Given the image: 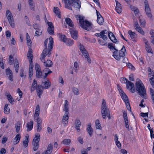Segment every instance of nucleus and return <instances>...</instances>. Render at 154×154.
<instances>
[{"label": "nucleus", "instance_id": "42", "mask_svg": "<svg viewBox=\"0 0 154 154\" xmlns=\"http://www.w3.org/2000/svg\"><path fill=\"white\" fill-rule=\"evenodd\" d=\"M42 83L44 84L45 85V87L44 88L45 89H48L49 88L51 85V83L49 82L45 81L44 82H42Z\"/></svg>", "mask_w": 154, "mask_h": 154}, {"label": "nucleus", "instance_id": "15", "mask_svg": "<svg viewBox=\"0 0 154 154\" xmlns=\"http://www.w3.org/2000/svg\"><path fill=\"white\" fill-rule=\"evenodd\" d=\"M43 88H44L41 85H38L36 88L37 94L40 98L43 93Z\"/></svg>", "mask_w": 154, "mask_h": 154}, {"label": "nucleus", "instance_id": "29", "mask_svg": "<svg viewBox=\"0 0 154 154\" xmlns=\"http://www.w3.org/2000/svg\"><path fill=\"white\" fill-rule=\"evenodd\" d=\"M65 21L66 23L70 27H73L74 26V25L73 23V22L69 18H66L65 19Z\"/></svg>", "mask_w": 154, "mask_h": 154}, {"label": "nucleus", "instance_id": "44", "mask_svg": "<svg viewBox=\"0 0 154 154\" xmlns=\"http://www.w3.org/2000/svg\"><path fill=\"white\" fill-rule=\"evenodd\" d=\"M108 48L111 50H113L116 51V50H117L116 49L114 46H113V44L112 43H109L108 45Z\"/></svg>", "mask_w": 154, "mask_h": 154}, {"label": "nucleus", "instance_id": "55", "mask_svg": "<svg viewBox=\"0 0 154 154\" xmlns=\"http://www.w3.org/2000/svg\"><path fill=\"white\" fill-rule=\"evenodd\" d=\"M127 65L128 68L131 69L132 70H134L135 69L134 67L130 63H127Z\"/></svg>", "mask_w": 154, "mask_h": 154}, {"label": "nucleus", "instance_id": "30", "mask_svg": "<svg viewBox=\"0 0 154 154\" xmlns=\"http://www.w3.org/2000/svg\"><path fill=\"white\" fill-rule=\"evenodd\" d=\"M21 125V123L20 121H18L15 124V128H16V131L17 133H18L20 129V127Z\"/></svg>", "mask_w": 154, "mask_h": 154}, {"label": "nucleus", "instance_id": "5", "mask_svg": "<svg viewBox=\"0 0 154 154\" xmlns=\"http://www.w3.org/2000/svg\"><path fill=\"white\" fill-rule=\"evenodd\" d=\"M69 103L67 100H65L64 104V108L63 110L65 111L62 119V123L64 124V126H66L68 123V119L69 116V108L68 105Z\"/></svg>", "mask_w": 154, "mask_h": 154}, {"label": "nucleus", "instance_id": "28", "mask_svg": "<svg viewBox=\"0 0 154 154\" xmlns=\"http://www.w3.org/2000/svg\"><path fill=\"white\" fill-rule=\"evenodd\" d=\"M33 64H29V77L30 78L33 74Z\"/></svg>", "mask_w": 154, "mask_h": 154}, {"label": "nucleus", "instance_id": "3", "mask_svg": "<svg viewBox=\"0 0 154 154\" xmlns=\"http://www.w3.org/2000/svg\"><path fill=\"white\" fill-rule=\"evenodd\" d=\"M74 8L79 9L81 7V2L79 0H68L66 2L65 7L69 10H72L71 5Z\"/></svg>", "mask_w": 154, "mask_h": 154}, {"label": "nucleus", "instance_id": "11", "mask_svg": "<svg viewBox=\"0 0 154 154\" xmlns=\"http://www.w3.org/2000/svg\"><path fill=\"white\" fill-rule=\"evenodd\" d=\"M144 3L145 4V11L146 13L149 17L151 18L152 17V15L151 14L150 9L148 4L147 0H145Z\"/></svg>", "mask_w": 154, "mask_h": 154}, {"label": "nucleus", "instance_id": "32", "mask_svg": "<svg viewBox=\"0 0 154 154\" xmlns=\"http://www.w3.org/2000/svg\"><path fill=\"white\" fill-rule=\"evenodd\" d=\"M29 141V137L26 136L23 142V146L24 147L26 148L27 147Z\"/></svg>", "mask_w": 154, "mask_h": 154}, {"label": "nucleus", "instance_id": "24", "mask_svg": "<svg viewBox=\"0 0 154 154\" xmlns=\"http://www.w3.org/2000/svg\"><path fill=\"white\" fill-rule=\"evenodd\" d=\"M5 95L10 103L11 104H12V102H14V100L10 93L8 92H6L5 93Z\"/></svg>", "mask_w": 154, "mask_h": 154}, {"label": "nucleus", "instance_id": "18", "mask_svg": "<svg viewBox=\"0 0 154 154\" xmlns=\"http://www.w3.org/2000/svg\"><path fill=\"white\" fill-rule=\"evenodd\" d=\"M128 33L129 34L131 40L133 41H136V38L137 37V34L134 32H133L131 30H129L128 31Z\"/></svg>", "mask_w": 154, "mask_h": 154}, {"label": "nucleus", "instance_id": "50", "mask_svg": "<svg viewBox=\"0 0 154 154\" xmlns=\"http://www.w3.org/2000/svg\"><path fill=\"white\" fill-rule=\"evenodd\" d=\"M72 91L73 93L76 95H79V90L78 89L75 87H74L72 88Z\"/></svg>", "mask_w": 154, "mask_h": 154}, {"label": "nucleus", "instance_id": "38", "mask_svg": "<svg viewBox=\"0 0 154 154\" xmlns=\"http://www.w3.org/2000/svg\"><path fill=\"white\" fill-rule=\"evenodd\" d=\"M145 47L146 50L148 53H151L152 54L153 52L151 48L150 47L149 43L146 44H145Z\"/></svg>", "mask_w": 154, "mask_h": 154}, {"label": "nucleus", "instance_id": "17", "mask_svg": "<svg viewBox=\"0 0 154 154\" xmlns=\"http://www.w3.org/2000/svg\"><path fill=\"white\" fill-rule=\"evenodd\" d=\"M108 36L109 38L113 43H116L117 42V40L112 33L110 32H108Z\"/></svg>", "mask_w": 154, "mask_h": 154}, {"label": "nucleus", "instance_id": "47", "mask_svg": "<svg viewBox=\"0 0 154 154\" xmlns=\"http://www.w3.org/2000/svg\"><path fill=\"white\" fill-rule=\"evenodd\" d=\"M135 29H136L137 32H139L141 34L143 35H144V32L142 29V28H141L140 26H139L137 28H136Z\"/></svg>", "mask_w": 154, "mask_h": 154}, {"label": "nucleus", "instance_id": "22", "mask_svg": "<svg viewBox=\"0 0 154 154\" xmlns=\"http://www.w3.org/2000/svg\"><path fill=\"white\" fill-rule=\"evenodd\" d=\"M75 128L77 132H80V129L79 128L81 125V122L79 120H76L75 121Z\"/></svg>", "mask_w": 154, "mask_h": 154}, {"label": "nucleus", "instance_id": "14", "mask_svg": "<svg viewBox=\"0 0 154 154\" xmlns=\"http://www.w3.org/2000/svg\"><path fill=\"white\" fill-rule=\"evenodd\" d=\"M69 32L72 37L75 40H77L78 37L77 31L71 28L69 29Z\"/></svg>", "mask_w": 154, "mask_h": 154}, {"label": "nucleus", "instance_id": "20", "mask_svg": "<svg viewBox=\"0 0 154 154\" xmlns=\"http://www.w3.org/2000/svg\"><path fill=\"white\" fill-rule=\"evenodd\" d=\"M115 2L116 3V10L118 13L120 14L122 10L121 4L117 1L116 0Z\"/></svg>", "mask_w": 154, "mask_h": 154}, {"label": "nucleus", "instance_id": "41", "mask_svg": "<svg viewBox=\"0 0 154 154\" xmlns=\"http://www.w3.org/2000/svg\"><path fill=\"white\" fill-rule=\"evenodd\" d=\"M36 77L38 78H42L43 75H42V72L41 70L36 71Z\"/></svg>", "mask_w": 154, "mask_h": 154}, {"label": "nucleus", "instance_id": "39", "mask_svg": "<svg viewBox=\"0 0 154 154\" xmlns=\"http://www.w3.org/2000/svg\"><path fill=\"white\" fill-rule=\"evenodd\" d=\"M150 34L151 35V42L154 44V32L153 29H151L150 31Z\"/></svg>", "mask_w": 154, "mask_h": 154}, {"label": "nucleus", "instance_id": "13", "mask_svg": "<svg viewBox=\"0 0 154 154\" xmlns=\"http://www.w3.org/2000/svg\"><path fill=\"white\" fill-rule=\"evenodd\" d=\"M5 70L6 74L8 79L11 81H13V76L12 71L9 68L6 69Z\"/></svg>", "mask_w": 154, "mask_h": 154}, {"label": "nucleus", "instance_id": "46", "mask_svg": "<svg viewBox=\"0 0 154 154\" xmlns=\"http://www.w3.org/2000/svg\"><path fill=\"white\" fill-rule=\"evenodd\" d=\"M149 91L150 94L152 96V99L153 103H154V91L153 89L151 87L149 88Z\"/></svg>", "mask_w": 154, "mask_h": 154}, {"label": "nucleus", "instance_id": "9", "mask_svg": "<svg viewBox=\"0 0 154 154\" xmlns=\"http://www.w3.org/2000/svg\"><path fill=\"white\" fill-rule=\"evenodd\" d=\"M40 140V135L39 134L36 133L33 140L32 144L33 146L34 151L37 150L39 146L38 142Z\"/></svg>", "mask_w": 154, "mask_h": 154}, {"label": "nucleus", "instance_id": "21", "mask_svg": "<svg viewBox=\"0 0 154 154\" xmlns=\"http://www.w3.org/2000/svg\"><path fill=\"white\" fill-rule=\"evenodd\" d=\"M120 95L124 102H126L127 100H129L128 97L124 91L122 90H120Z\"/></svg>", "mask_w": 154, "mask_h": 154}, {"label": "nucleus", "instance_id": "1", "mask_svg": "<svg viewBox=\"0 0 154 154\" xmlns=\"http://www.w3.org/2000/svg\"><path fill=\"white\" fill-rule=\"evenodd\" d=\"M49 42L48 44V53H45V56H44V55L42 53L41 55V57L40 58V60L44 63V65L47 67H50L53 65V63L50 60H48L46 62L45 60V57L47 56L48 57L50 56L51 54V51L52 49L53 48V38L50 36L49 38Z\"/></svg>", "mask_w": 154, "mask_h": 154}, {"label": "nucleus", "instance_id": "48", "mask_svg": "<svg viewBox=\"0 0 154 154\" xmlns=\"http://www.w3.org/2000/svg\"><path fill=\"white\" fill-rule=\"evenodd\" d=\"M62 143L66 145H68L71 143V140L70 139H65L62 141Z\"/></svg>", "mask_w": 154, "mask_h": 154}, {"label": "nucleus", "instance_id": "34", "mask_svg": "<svg viewBox=\"0 0 154 154\" xmlns=\"http://www.w3.org/2000/svg\"><path fill=\"white\" fill-rule=\"evenodd\" d=\"M54 12L57 15L58 17L59 18H60V12L59 11V9L58 7H54Z\"/></svg>", "mask_w": 154, "mask_h": 154}, {"label": "nucleus", "instance_id": "62", "mask_svg": "<svg viewBox=\"0 0 154 154\" xmlns=\"http://www.w3.org/2000/svg\"><path fill=\"white\" fill-rule=\"evenodd\" d=\"M139 22L141 26H143L145 23V22L144 19H140Z\"/></svg>", "mask_w": 154, "mask_h": 154}, {"label": "nucleus", "instance_id": "45", "mask_svg": "<svg viewBox=\"0 0 154 154\" xmlns=\"http://www.w3.org/2000/svg\"><path fill=\"white\" fill-rule=\"evenodd\" d=\"M95 125L97 129H100L101 128V126L98 119H97L96 120Z\"/></svg>", "mask_w": 154, "mask_h": 154}, {"label": "nucleus", "instance_id": "37", "mask_svg": "<svg viewBox=\"0 0 154 154\" xmlns=\"http://www.w3.org/2000/svg\"><path fill=\"white\" fill-rule=\"evenodd\" d=\"M147 128L150 131L151 138H154V134H152L153 132V128H151L150 124H148Z\"/></svg>", "mask_w": 154, "mask_h": 154}, {"label": "nucleus", "instance_id": "53", "mask_svg": "<svg viewBox=\"0 0 154 154\" xmlns=\"http://www.w3.org/2000/svg\"><path fill=\"white\" fill-rule=\"evenodd\" d=\"M82 54L85 57H87L89 56V54L88 53V52L86 50H84V51L81 52Z\"/></svg>", "mask_w": 154, "mask_h": 154}, {"label": "nucleus", "instance_id": "64", "mask_svg": "<svg viewBox=\"0 0 154 154\" xmlns=\"http://www.w3.org/2000/svg\"><path fill=\"white\" fill-rule=\"evenodd\" d=\"M37 131L40 132L42 129L41 124H37Z\"/></svg>", "mask_w": 154, "mask_h": 154}, {"label": "nucleus", "instance_id": "54", "mask_svg": "<svg viewBox=\"0 0 154 154\" xmlns=\"http://www.w3.org/2000/svg\"><path fill=\"white\" fill-rule=\"evenodd\" d=\"M123 116L124 120H128L127 116V112L126 111H123Z\"/></svg>", "mask_w": 154, "mask_h": 154}, {"label": "nucleus", "instance_id": "40", "mask_svg": "<svg viewBox=\"0 0 154 154\" xmlns=\"http://www.w3.org/2000/svg\"><path fill=\"white\" fill-rule=\"evenodd\" d=\"M97 22L100 25H102L103 24L104 22L103 18L102 17H97Z\"/></svg>", "mask_w": 154, "mask_h": 154}, {"label": "nucleus", "instance_id": "52", "mask_svg": "<svg viewBox=\"0 0 154 154\" xmlns=\"http://www.w3.org/2000/svg\"><path fill=\"white\" fill-rule=\"evenodd\" d=\"M74 67H75V70L76 72H77V70L79 69V65L78 63L75 61L74 63Z\"/></svg>", "mask_w": 154, "mask_h": 154}, {"label": "nucleus", "instance_id": "33", "mask_svg": "<svg viewBox=\"0 0 154 154\" xmlns=\"http://www.w3.org/2000/svg\"><path fill=\"white\" fill-rule=\"evenodd\" d=\"M14 67L15 70L17 73L18 71L19 67V63L17 59H15L14 63Z\"/></svg>", "mask_w": 154, "mask_h": 154}, {"label": "nucleus", "instance_id": "27", "mask_svg": "<svg viewBox=\"0 0 154 154\" xmlns=\"http://www.w3.org/2000/svg\"><path fill=\"white\" fill-rule=\"evenodd\" d=\"M33 124L32 121H31L27 123L26 127L27 128V131H29L32 130L33 128Z\"/></svg>", "mask_w": 154, "mask_h": 154}, {"label": "nucleus", "instance_id": "25", "mask_svg": "<svg viewBox=\"0 0 154 154\" xmlns=\"http://www.w3.org/2000/svg\"><path fill=\"white\" fill-rule=\"evenodd\" d=\"M21 136L20 134H17L14 139V145L17 144L19 142Z\"/></svg>", "mask_w": 154, "mask_h": 154}, {"label": "nucleus", "instance_id": "57", "mask_svg": "<svg viewBox=\"0 0 154 154\" xmlns=\"http://www.w3.org/2000/svg\"><path fill=\"white\" fill-rule=\"evenodd\" d=\"M98 41L100 45H107V43L106 42H105L103 41L98 40Z\"/></svg>", "mask_w": 154, "mask_h": 154}, {"label": "nucleus", "instance_id": "60", "mask_svg": "<svg viewBox=\"0 0 154 154\" xmlns=\"http://www.w3.org/2000/svg\"><path fill=\"white\" fill-rule=\"evenodd\" d=\"M128 81V80L127 79L125 78H121V81L123 83H126V84Z\"/></svg>", "mask_w": 154, "mask_h": 154}, {"label": "nucleus", "instance_id": "31", "mask_svg": "<svg viewBox=\"0 0 154 154\" xmlns=\"http://www.w3.org/2000/svg\"><path fill=\"white\" fill-rule=\"evenodd\" d=\"M87 130V131L89 134L90 136V137H91L92 136V133L93 132V130L91 127V124H89L88 125Z\"/></svg>", "mask_w": 154, "mask_h": 154}, {"label": "nucleus", "instance_id": "2", "mask_svg": "<svg viewBox=\"0 0 154 154\" xmlns=\"http://www.w3.org/2000/svg\"><path fill=\"white\" fill-rule=\"evenodd\" d=\"M136 89L138 94L142 97L146 99V90L145 86L141 81L139 79L136 80L135 83Z\"/></svg>", "mask_w": 154, "mask_h": 154}, {"label": "nucleus", "instance_id": "10", "mask_svg": "<svg viewBox=\"0 0 154 154\" xmlns=\"http://www.w3.org/2000/svg\"><path fill=\"white\" fill-rule=\"evenodd\" d=\"M60 38L62 41L66 43V45L68 46H72L74 43V41L70 39L67 38L64 35H63L62 34H58Z\"/></svg>", "mask_w": 154, "mask_h": 154}, {"label": "nucleus", "instance_id": "7", "mask_svg": "<svg viewBox=\"0 0 154 154\" xmlns=\"http://www.w3.org/2000/svg\"><path fill=\"white\" fill-rule=\"evenodd\" d=\"M101 113L103 119H106V115L110 113V110L107 107L106 102L104 99H103L101 107Z\"/></svg>", "mask_w": 154, "mask_h": 154}, {"label": "nucleus", "instance_id": "56", "mask_svg": "<svg viewBox=\"0 0 154 154\" xmlns=\"http://www.w3.org/2000/svg\"><path fill=\"white\" fill-rule=\"evenodd\" d=\"M35 68L36 71L41 70L39 65L37 63H35Z\"/></svg>", "mask_w": 154, "mask_h": 154}, {"label": "nucleus", "instance_id": "59", "mask_svg": "<svg viewBox=\"0 0 154 154\" xmlns=\"http://www.w3.org/2000/svg\"><path fill=\"white\" fill-rule=\"evenodd\" d=\"M14 60L13 57L11 55H10L9 57V63L10 65L11 64Z\"/></svg>", "mask_w": 154, "mask_h": 154}, {"label": "nucleus", "instance_id": "36", "mask_svg": "<svg viewBox=\"0 0 154 154\" xmlns=\"http://www.w3.org/2000/svg\"><path fill=\"white\" fill-rule=\"evenodd\" d=\"M126 88L127 89H128L130 87L131 88H134V85L133 83L128 81L127 82L126 84Z\"/></svg>", "mask_w": 154, "mask_h": 154}, {"label": "nucleus", "instance_id": "51", "mask_svg": "<svg viewBox=\"0 0 154 154\" xmlns=\"http://www.w3.org/2000/svg\"><path fill=\"white\" fill-rule=\"evenodd\" d=\"M126 104V107L129 110H130L131 111V108L130 106V104L129 100L127 101L126 102H125Z\"/></svg>", "mask_w": 154, "mask_h": 154}, {"label": "nucleus", "instance_id": "63", "mask_svg": "<svg viewBox=\"0 0 154 154\" xmlns=\"http://www.w3.org/2000/svg\"><path fill=\"white\" fill-rule=\"evenodd\" d=\"M27 43L28 46L29 48H30L32 44V42L30 39H29L27 40Z\"/></svg>", "mask_w": 154, "mask_h": 154}, {"label": "nucleus", "instance_id": "26", "mask_svg": "<svg viewBox=\"0 0 154 154\" xmlns=\"http://www.w3.org/2000/svg\"><path fill=\"white\" fill-rule=\"evenodd\" d=\"M152 72L149 73L148 74V76L149 78L151 77L149 80V82L151 86H152V87L154 88V75H153L152 77H151L152 76Z\"/></svg>", "mask_w": 154, "mask_h": 154}, {"label": "nucleus", "instance_id": "6", "mask_svg": "<svg viewBox=\"0 0 154 154\" xmlns=\"http://www.w3.org/2000/svg\"><path fill=\"white\" fill-rule=\"evenodd\" d=\"M126 51V50L125 46L123 45L122 49L119 51V54H118V50H116V51L113 52V56L116 59L119 60L125 56V53Z\"/></svg>", "mask_w": 154, "mask_h": 154}, {"label": "nucleus", "instance_id": "16", "mask_svg": "<svg viewBox=\"0 0 154 154\" xmlns=\"http://www.w3.org/2000/svg\"><path fill=\"white\" fill-rule=\"evenodd\" d=\"M32 50L30 48H29L27 53V57L28 59H29V64H33L32 62L33 55L32 54Z\"/></svg>", "mask_w": 154, "mask_h": 154}, {"label": "nucleus", "instance_id": "49", "mask_svg": "<svg viewBox=\"0 0 154 154\" xmlns=\"http://www.w3.org/2000/svg\"><path fill=\"white\" fill-rule=\"evenodd\" d=\"M42 31L40 29H39L36 31L35 35L36 36H38L42 35Z\"/></svg>", "mask_w": 154, "mask_h": 154}, {"label": "nucleus", "instance_id": "43", "mask_svg": "<svg viewBox=\"0 0 154 154\" xmlns=\"http://www.w3.org/2000/svg\"><path fill=\"white\" fill-rule=\"evenodd\" d=\"M100 38H102L104 40H106L107 39V36L105 35V34L102 31L100 33Z\"/></svg>", "mask_w": 154, "mask_h": 154}, {"label": "nucleus", "instance_id": "8", "mask_svg": "<svg viewBox=\"0 0 154 154\" xmlns=\"http://www.w3.org/2000/svg\"><path fill=\"white\" fill-rule=\"evenodd\" d=\"M6 15L10 25L12 28H14L15 26L14 20L12 14L9 10L8 9L6 10Z\"/></svg>", "mask_w": 154, "mask_h": 154}, {"label": "nucleus", "instance_id": "4", "mask_svg": "<svg viewBox=\"0 0 154 154\" xmlns=\"http://www.w3.org/2000/svg\"><path fill=\"white\" fill-rule=\"evenodd\" d=\"M76 18L79 20L80 26L82 28L87 30H89L91 29V24L88 21L84 20V17L77 15Z\"/></svg>", "mask_w": 154, "mask_h": 154}, {"label": "nucleus", "instance_id": "19", "mask_svg": "<svg viewBox=\"0 0 154 154\" xmlns=\"http://www.w3.org/2000/svg\"><path fill=\"white\" fill-rule=\"evenodd\" d=\"M53 145L51 143L48 144L47 146V150L42 154H51L52 151Z\"/></svg>", "mask_w": 154, "mask_h": 154}, {"label": "nucleus", "instance_id": "58", "mask_svg": "<svg viewBox=\"0 0 154 154\" xmlns=\"http://www.w3.org/2000/svg\"><path fill=\"white\" fill-rule=\"evenodd\" d=\"M33 27L35 29L38 30L40 29V27L38 24L36 23L33 24L32 25Z\"/></svg>", "mask_w": 154, "mask_h": 154}, {"label": "nucleus", "instance_id": "61", "mask_svg": "<svg viewBox=\"0 0 154 154\" xmlns=\"http://www.w3.org/2000/svg\"><path fill=\"white\" fill-rule=\"evenodd\" d=\"M17 93H18L19 96H20V98H21L23 94L22 91L20 90L19 88H18L17 90Z\"/></svg>", "mask_w": 154, "mask_h": 154}, {"label": "nucleus", "instance_id": "35", "mask_svg": "<svg viewBox=\"0 0 154 154\" xmlns=\"http://www.w3.org/2000/svg\"><path fill=\"white\" fill-rule=\"evenodd\" d=\"M8 105L6 104L4 108V112L5 114H9L10 112V109L8 107Z\"/></svg>", "mask_w": 154, "mask_h": 154}, {"label": "nucleus", "instance_id": "23", "mask_svg": "<svg viewBox=\"0 0 154 154\" xmlns=\"http://www.w3.org/2000/svg\"><path fill=\"white\" fill-rule=\"evenodd\" d=\"M48 40V38H47L45 40L44 42V46L45 48L43 50L42 53V54L44 55L43 57L45 56V53H48V49L47 48Z\"/></svg>", "mask_w": 154, "mask_h": 154}, {"label": "nucleus", "instance_id": "12", "mask_svg": "<svg viewBox=\"0 0 154 154\" xmlns=\"http://www.w3.org/2000/svg\"><path fill=\"white\" fill-rule=\"evenodd\" d=\"M48 26L47 29L48 33L51 35H54V27L52 23L51 22H48Z\"/></svg>", "mask_w": 154, "mask_h": 154}]
</instances>
